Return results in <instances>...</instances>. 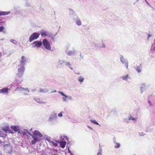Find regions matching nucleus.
Instances as JSON below:
<instances>
[{"label":"nucleus","mask_w":155,"mask_h":155,"mask_svg":"<svg viewBox=\"0 0 155 155\" xmlns=\"http://www.w3.org/2000/svg\"><path fill=\"white\" fill-rule=\"evenodd\" d=\"M40 33L41 36L43 38H48L53 39L54 38V36L58 33H56L55 35H54L51 32H48L45 30H41Z\"/></svg>","instance_id":"nucleus-2"},{"label":"nucleus","mask_w":155,"mask_h":155,"mask_svg":"<svg viewBox=\"0 0 155 155\" xmlns=\"http://www.w3.org/2000/svg\"><path fill=\"white\" fill-rule=\"evenodd\" d=\"M58 93L61 94L62 96H64L63 97H65L66 98H67L68 96L65 94L63 92L60 91H58Z\"/></svg>","instance_id":"nucleus-27"},{"label":"nucleus","mask_w":155,"mask_h":155,"mask_svg":"<svg viewBox=\"0 0 155 155\" xmlns=\"http://www.w3.org/2000/svg\"><path fill=\"white\" fill-rule=\"evenodd\" d=\"M47 140L48 141H49V140H48V139H47Z\"/></svg>","instance_id":"nucleus-61"},{"label":"nucleus","mask_w":155,"mask_h":155,"mask_svg":"<svg viewBox=\"0 0 155 155\" xmlns=\"http://www.w3.org/2000/svg\"><path fill=\"white\" fill-rule=\"evenodd\" d=\"M154 50L155 51V46L154 47Z\"/></svg>","instance_id":"nucleus-56"},{"label":"nucleus","mask_w":155,"mask_h":155,"mask_svg":"<svg viewBox=\"0 0 155 155\" xmlns=\"http://www.w3.org/2000/svg\"><path fill=\"white\" fill-rule=\"evenodd\" d=\"M72 19L74 21L77 25L81 26L82 25V22L78 16H77Z\"/></svg>","instance_id":"nucleus-8"},{"label":"nucleus","mask_w":155,"mask_h":155,"mask_svg":"<svg viewBox=\"0 0 155 155\" xmlns=\"http://www.w3.org/2000/svg\"><path fill=\"white\" fill-rule=\"evenodd\" d=\"M90 121L95 124L100 125L95 120H91Z\"/></svg>","instance_id":"nucleus-28"},{"label":"nucleus","mask_w":155,"mask_h":155,"mask_svg":"<svg viewBox=\"0 0 155 155\" xmlns=\"http://www.w3.org/2000/svg\"><path fill=\"white\" fill-rule=\"evenodd\" d=\"M77 16L75 14V12L72 9H69V16L70 17L73 19Z\"/></svg>","instance_id":"nucleus-10"},{"label":"nucleus","mask_w":155,"mask_h":155,"mask_svg":"<svg viewBox=\"0 0 155 155\" xmlns=\"http://www.w3.org/2000/svg\"><path fill=\"white\" fill-rule=\"evenodd\" d=\"M9 89L7 87L3 88L0 89V93H2L5 94H8V91Z\"/></svg>","instance_id":"nucleus-13"},{"label":"nucleus","mask_w":155,"mask_h":155,"mask_svg":"<svg viewBox=\"0 0 155 155\" xmlns=\"http://www.w3.org/2000/svg\"><path fill=\"white\" fill-rule=\"evenodd\" d=\"M120 60L122 64H124L127 69L128 68V62L127 60L125 58L123 55H120Z\"/></svg>","instance_id":"nucleus-4"},{"label":"nucleus","mask_w":155,"mask_h":155,"mask_svg":"<svg viewBox=\"0 0 155 155\" xmlns=\"http://www.w3.org/2000/svg\"><path fill=\"white\" fill-rule=\"evenodd\" d=\"M100 153H100L99 152L98 153L97 155H100Z\"/></svg>","instance_id":"nucleus-52"},{"label":"nucleus","mask_w":155,"mask_h":155,"mask_svg":"<svg viewBox=\"0 0 155 155\" xmlns=\"http://www.w3.org/2000/svg\"><path fill=\"white\" fill-rule=\"evenodd\" d=\"M101 151H102V149H100L99 150V152H101Z\"/></svg>","instance_id":"nucleus-53"},{"label":"nucleus","mask_w":155,"mask_h":155,"mask_svg":"<svg viewBox=\"0 0 155 155\" xmlns=\"http://www.w3.org/2000/svg\"><path fill=\"white\" fill-rule=\"evenodd\" d=\"M56 92V91L55 90L54 91H53V92H51V93H53V92Z\"/></svg>","instance_id":"nucleus-51"},{"label":"nucleus","mask_w":155,"mask_h":155,"mask_svg":"<svg viewBox=\"0 0 155 155\" xmlns=\"http://www.w3.org/2000/svg\"><path fill=\"white\" fill-rule=\"evenodd\" d=\"M27 62V59L24 56L21 57V60L20 61V64L18 65V67H25Z\"/></svg>","instance_id":"nucleus-5"},{"label":"nucleus","mask_w":155,"mask_h":155,"mask_svg":"<svg viewBox=\"0 0 155 155\" xmlns=\"http://www.w3.org/2000/svg\"><path fill=\"white\" fill-rule=\"evenodd\" d=\"M70 47V45H68L66 46L65 49L66 53L69 56L74 55L76 52V51L74 49H73L72 50L69 51L68 48Z\"/></svg>","instance_id":"nucleus-3"},{"label":"nucleus","mask_w":155,"mask_h":155,"mask_svg":"<svg viewBox=\"0 0 155 155\" xmlns=\"http://www.w3.org/2000/svg\"><path fill=\"white\" fill-rule=\"evenodd\" d=\"M75 74H79L80 73L78 72V73H75Z\"/></svg>","instance_id":"nucleus-54"},{"label":"nucleus","mask_w":155,"mask_h":155,"mask_svg":"<svg viewBox=\"0 0 155 155\" xmlns=\"http://www.w3.org/2000/svg\"><path fill=\"white\" fill-rule=\"evenodd\" d=\"M28 132V134L32 137V136H33V134H32L30 132Z\"/></svg>","instance_id":"nucleus-42"},{"label":"nucleus","mask_w":155,"mask_h":155,"mask_svg":"<svg viewBox=\"0 0 155 155\" xmlns=\"http://www.w3.org/2000/svg\"><path fill=\"white\" fill-rule=\"evenodd\" d=\"M49 89L48 88H45V89H41V88H40L39 92H41L42 93H46L48 91Z\"/></svg>","instance_id":"nucleus-24"},{"label":"nucleus","mask_w":155,"mask_h":155,"mask_svg":"<svg viewBox=\"0 0 155 155\" xmlns=\"http://www.w3.org/2000/svg\"><path fill=\"white\" fill-rule=\"evenodd\" d=\"M71 155H74L73 154H71Z\"/></svg>","instance_id":"nucleus-63"},{"label":"nucleus","mask_w":155,"mask_h":155,"mask_svg":"<svg viewBox=\"0 0 155 155\" xmlns=\"http://www.w3.org/2000/svg\"><path fill=\"white\" fill-rule=\"evenodd\" d=\"M23 87H17L15 90V91H23Z\"/></svg>","instance_id":"nucleus-26"},{"label":"nucleus","mask_w":155,"mask_h":155,"mask_svg":"<svg viewBox=\"0 0 155 155\" xmlns=\"http://www.w3.org/2000/svg\"><path fill=\"white\" fill-rule=\"evenodd\" d=\"M22 81H19V83H20Z\"/></svg>","instance_id":"nucleus-59"},{"label":"nucleus","mask_w":155,"mask_h":155,"mask_svg":"<svg viewBox=\"0 0 155 155\" xmlns=\"http://www.w3.org/2000/svg\"><path fill=\"white\" fill-rule=\"evenodd\" d=\"M4 147L5 148H8L10 149V150L8 151V153H11L12 151V147L8 144H5L4 145Z\"/></svg>","instance_id":"nucleus-19"},{"label":"nucleus","mask_w":155,"mask_h":155,"mask_svg":"<svg viewBox=\"0 0 155 155\" xmlns=\"http://www.w3.org/2000/svg\"><path fill=\"white\" fill-rule=\"evenodd\" d=\"M42 137L43 135L39 131L35 130L33 133V135L32 136L33 140L31 141V144H35L37 142L40 141L41 140V138Z\"/></svg>","instance_id":"nucleus-1"},{"label":"nucleus","mask_w":155,"mask_h":155,"mask_svg":"<svg viewBox=\"0 0 155 155\" xmlns=\"http://www.w3.org/2000/svg\"><path fill=\"white\" fill-rule=\"evenodd\" d=\"M23 91H27L28 92H29V91L28 88H25L23 87Z\"/></svg>","instance_id":"nucleus-33"},{"label":"nucleus","mask_w":155,"mask_h":155,"mask_svg":"<svg viewBox=\"0 0 155 155\" xmlns=\"http://www.w3.org/2000/svg\"><path fill=\"white\" fill-rule=\"evenodd\" d=\"M121 78L124 80L126 81H127V80L128 78H129L128 74L126 75H125L121 77Z\"/></svg>","instance_id":"nucleus-23"},{"label":"nucleus","mask_w":155,"mask_h":155,"mask_svg":"<svg viewBox=\"0 0 155 155\" xmlns=\"http://www.w3.org/2000/svg\"><path fill=\"white\" fill-rule=\"evenodd\" d=\"M34 100L36 101L37 102L40 103H43V104H45L46 102H43L41 100L38 98L35 97L34 98Z\"/></svg>","instance_id":"nucleus-18"},{"label":"nucleus","mask_w":155,"mask_h":155,"mask_svg":"<svg viewBox=\"0 0 155 155\" xmlns=\"http://www.w3.org/2000/svg\"><path fill=\"white\" fill-rule=\"evenodd\" d=\"M32 44L34 45L33 46L34 48L37 47L39 48L42 45V44L40 41H36L33 42Z\"/></svg>","instance_id":"nucleus-9"},{"label":"nucleus","mask_w":155,"mask_h":155,"mask_svg":"<svg viewBox=\"0 0 155 155\" xmlns=\"http://www.w3.org/2000/svg\"><path fill=\"white\" fill-rule=\"evenodd\" d=\"M11 12L10 11L5 12L0 11V16L1 15H7L10 14Z\"/></svg>","instance_id":"nucleus-17"},{"label":"nucleus","mask_w":155,"mask_h":155,"mask_svg":"<svg viewBox=\"0 0 155 155\" xmlns=\"http://www.w3.org/2000/svg\"><path fill=\"white\" fill-rule=\"evenodd\" d=\"M11 128L15 132H18V133H20L19 131H18L20 130V127L18 126H11Z\"/></svg>","instance_id":"nucleus-14"},{"label":"nucleus","mask_w":155,"mask_h":155,"mask_svg":"<svg viewBox=\"0 0 155 155\" xmlns=\"http://www.w3.org/2000/svg\"><path fill=\"white\" fill-rule=\"evenodd\" d=\"M65 61L64 60H62L59 59L58 62L60 63L61 65H62L63 63H65Z\"/></svg>","instance_id":"nucleus-29"},{"label":"nucleus","mask_w":155,"mask_h":155,"mask_svg":"<svg viewBox=\"0 0 155 155\" xmlns=\"http://www.w3.org/2000/svg\"><path fill=\"white\" fill-rule=\"evenodd\" d=\"M97 46L99 48H104L105 47V45L103 41H102L97 45Z\"/></svg>","instance_id":"nucleus-16"},{"label":"nucleus","mask_w":155,"mask_h":155,"mask_svg":"<svg viewBox=\"0 0 155 155\" xmlns=\"http://www.w3.org/2000/svg\"><path fill=\"white\" fill-rule=\"evenodd\" d=\"M23 94L24 95H28V94H27V93L24 92L23 93Z\"/></svg>","instance_id":"nucleus-46"},{"label":"nucleus","mask_w":155,"mask_h":155,"mask_svg":"<svg viewBox=\"0 0 155 155\" xmlns=\"http://www.w3.org/2000/svg\"><path fill=\"white\" fill-rule=\"evenodd\" d=\"M63 112L61 111L58 114V116L60 117H61L62 116V113Z\"/></svg>","instance_id":"nucleus-34"},{"label":"nucleus","mask_w":155,"mask_h":155,"mask_svg":"<svg viewBox=\"0 0 155 155\" xmlns=\"http://www.w3.org/2000/svg\"><path fill=\"white\" fill-rule=\"evenodd\" d=\"M142 86L140 87V93L142 94L145 91L146 85L145 84H142Z\"/></svg>","instance_id":"nucleus-22"},{"label":"nucleus","mask_w":155,"mask_h":155,"mask_svg":"<svg viewBox=\"0 0 155 155\" xmlns=\"http://www.w3.org/2000/svg\"><path fill=\"white\" fill-rule=\"evenodd\" d=\"M126 121L128 123V120L127 119H126Z\"/></svg>","instance_id":"nucleus-55"},{"label":"nucleus","mask_w":155,"mask_h":155,"mask_svg":"<svg viewBox=\"0 0 155 155\" xmlns=\"http://www.w3.org/2000/svg\"><path fill=\"white\" fill-rule=\"evenodd\" d=\"M84 80V78L81 76L79 77L78 78V80L81 84L83 82Z\"/></svg>","instance_id":"nucleus-25"},{"label":"nucleus","mask_w":155,"mask_h":155,"mask_svg":"<svg viewBox=\"0 0 155 155\" xmlns=\"http://www.w3.org/2000/svg\"><path fill=\"white\" fill-rule=\"evenodd\" d=\"M40 35V33L37 32L34 33L31 35L29 39H37Z\"/></svg>","instance_id":"nucleus-11"},{"label":"nucleus","mask_w":155,"mask_h":155,"mask_svg":"<svg viewBox=\"0 0 155 155\" xmlns=\"http://www.w3.org/2000/svg\"><path fill=\"white\" fill-rule=\"evenodd\" d=\"M134 69L138 73L141 72L142 69L141 64H140L139 65H137L134 67Z\"/></svg>","instance_id":"nucleus-15"},{"label":"nucleus","mask_w":155,"mask_h":155,"mask_svg":"<svg viewBox=\"0 0 155 155\" xmlns=\"http://www.w3.org/2000/svg\"><path fill=\"white\" fill-rule=\"evenodd\" d=\"M26 130V131H28V130Z\"/></svg>","instance_id":"nucleus-60"},{"label":"nucleus","mask_w":155,"mask_h":155,"mask_svg":"<svg viewBox=\"0 0 155 155\" xmlns=\"http://www.w3.org/2000/svg\"><path fill=\"white\" fill-rule=\"evenodd\" d=\"M128 120H137V119L136 118H134V117H129L128 118Z\"/></svg>","instance_id":"nucleus-30"},{"label":"nucleus","mask_w":155,"mask_h":155,"mask_svg":"<svg viewBox=\"0 0 155 155\" xmlns=\"http://www.w3.org/2000/svg\"><path fill=\"white\" fill-rule=\"evenodd\" d=\"M145 1L147 5H148L149 6H150V4L147 2V1L146 0H145Z\"/></svg>","instance_id":"nucleus-40"},{"label":"nucleus","mask_w":155,"mask_h":155,"mask_svg":"<svg viewBox=\"0 0 155 155\" xmlns=\"http://www.w3.org/2000/svg\"><path fill=\"white\" fill-rule=\"evenodd\" d=\"M66 143L65 141H61L60 143V146L62 148H64L65 147Z\"/></svg>","instance_id":"nucleus-21"},{"label":"nucleus","mask_w":155,"mask_h":155,"mask_svg":"<svg viewBox=\"0 0 155 155\" xmlns=\"http://www.w3.org/2000/svg\"><path fill=\"white\" fill-rule=\"evenodd\" d=\"M57 117V114L56 113H54L52 114L50 117L48 118V121L49 122H51L53 120L56 119Z\"/></svg>","instance_id":"nucleus-12"},{"label":"nucleus","mask_w":155,"mask_h":155,"mask_svg":"<svg viewBox=\"0 0 155 155\" xmlns=\"http://www.w3.org/2000/svg\"><path fill=\"white\" fill-rule=\"evenodd\" d=\"M148 103L150 104V106L151 105V103L150 102V100L149 99H148Z\"/></svg>","instance_id":"nucleus-38"},{"label":"nucleus","mask_w":155,"mask_h":155,"mask_svg":"<svg viewBox=\"0 0 155 155\" xmlns=\"http://www.w3.org/2000/svg\"><path fill=\"white\" fill-rule=\"evenodd\" d=\"M87 127L89 128L91 130H93V129L91 127H90V126H87Z\"/></svg>","instance_id":"nucleus-41"},{"label":"nucleus","mask_w":155,"mask_h":155,"mask_svg":"<svg viewBox=\"0 0 155 155\" xmlns=\"http://www.w3.org/2000/svg\"><path fill=\"white\" fill-rule=\"evenodd\" d=\"M116 145L114 146L116 148H118L120 147V144L119 143H116Z\"/></svg>","instance_id":"nucleus-32"},{"label":"nucleus","mask_w":155,"mask_h":155,"mask_svg":"<svg viewBox=\"0 0 155 155\" xmlns=\"http://www.w3.org/2000/svg\"><path fill=\"white\" fill-rule=\"evenodd\" d=\"M64 64L65 66H67L71 70H72L73 69V68L71 67V64L70 62L65 61Z\"/></svg>","instance_id":"nucleus-20"},{"label":"nucleus","mask_w":155,"mask_h":155,"mask_svg":"<svg viewBox=\"0 0 155 155\" xmlns=\"http://www.w3.org/2000/svg\"><path fill=\"white\" fill-rule=\"evenodd\" d=\"M0 155H1L0 154Z\"/></svg>","instance_id":"nucleus-64"},{"label":"nucleus","mask_w":155,"mask_h":155,"mask_svg":"<svg viewBox=\"0 0 155 155\" xmlns=\"http://www.w3.org/2000/svg\"><path fill=\"white\" fill-rule=\"evenodd\" d=\"M9 132L10 133L12 134H13L14 133V132L13 131L11 130H9Z\"/></svg>","instance_id":"nucleus-43"},{"label":"nucleus","mask_w":155,"mask_h":155,"mask_svg":"<svg viewBox=\"0 0 155 155\" xmlns=\"http://www.w3.org/2000/svg\"><path fill=\"white\" fill-rule=\"evenodd\" d=\"M54 143V144H53L54 145H55V146H56V145H57V144L56 143Z\"/></svg>","instance_id":"nucleus-49"},{"label":"nucleus","mask_w":155,"mask_h":155,"mask_svg":"<svg viewBox=\"0 0 155 155\" xmlns=\"http://www.w3.org/2000/svg\"><path fill=\"white\" fill-rule=\"evenodd\" d=\"M23 134L24 136L26 134L25 132H23Z\"/></svg>","instance_id":"nucleus-47"},{"label":"nucleus","mask_w":155,"mask_h":155,"mask_svg":"<svg viewBox=\"0 0 155 155\" xmlns=\"http://www.w3.org/2000/svg\"><path fill=\"white\" fill-rule=\"evenodd\" d=\"M138 1H139V0H137L136 2H138Z\"/></svg>","instance_id":"nucleus-57"},{"label":"nucleus","mask_w":155,"mask_h":155,"mask_svg":"<svg viewBox=\"0 0 155 155\" xmlns=\"http://www.w3.org/2000/svg\"><path fill=\"white\" fill-rule=\"evenodd\" d=\"M68 151L69 153L71 155V154H73L71 152V151L69 150V148H68Z\"/></svg>","instance_id":"nucleus-39"},{"label":"nucleus","mask_w":155,"mask_h":155,"mask_svg":"<svg viewBox=\"0 0 155 155\" xmlns=\"http://www.w3.org/2000/svg\"><path fill=\"white\" fill-rule=\"evenodd\" d=\"M43 44L46 49L49 50H51V45L47 39H43Z\"/></svg>","instance_id":"nucleus-7"},{"label":"nucleus","mask_w":155,"mask_h":155,"mask_svg":"<svg viewBox=\"0 0 155 155\" xmlns=\"http://www.w3.org/2000/svg\"><path fill=\"white\" fill-rule=\"evenodd\" d=\"M4 29V27L3 26L0 27V32L2 31Z\"/></svg>","instance_id":"nucleus-35"},{"label":"nucleus","mask_w":155,"mask_h":155,"mask_svg":"<svg viewBox=\"0 0 155 155\" xmlns=\"http://www.w3.org/2000/svg\"><path fill=\"white\" fill-rule=\"evenodd\" d=\"M80 57H81V58H83V57H84V56L83 55H82L81 54H80Z\"/></svg>","instance_id":"nucleus-45"},{"label":"nucleus","mask_w":155,"mask_h":155,"mask_svg":"<svg viewBox=\"0 0 155 155\" xmlns=\"http://www.w3.org/2000/svg\"><path fill=\"white\" fill-rule=\"evenodd\" d=\"M152 36V35H150V34H149L148 35V38H150V37L151 36Z\"/></svg>","instance_id":"nucleus-44"},{"label":"nucleus","mask_w":155,"mask_h":155,"mask_svg":"<svg viewBox=\"0 0 155 155\" xmlns=\"http://www.w3.org/2000/svg\"><path fill=\"white\" fill-rule=\"evenodd\" d=\"M34 39H29V41L30 42H31L33 40H34Z\"/></svg>","instance_id":"nucleus-48"},{"label":"nucleus","mask_w":155,"mask_h":155,"mask_svg":"<svg viewBox=\"0 0 155 155\" xmlns=\"http://www.w3.org/2000/svg\"><path fill=\"white\" fill-rule=\"evenodd\" d=\"M28 5V6H29V5Z\"/></svg>","instance_id":"nucleus-58"},{"label":"nucleus","mask_w":155,"mask_h":155,"mask_svg":"<svg viewBox=\"0 0 155 155\" xmlns=\"http://www.w3.org/2000/svg\"><path fill=\"white\" fill-rule=\"evenodd\" d=\"M72 97L71 96H68L67 98H68L69 100H72Z\"/></svg>","instance_id":"nucleus-36"},{"label":"nucleus","mask_w":155,"mask_h":155,"mask_svg":"<svg viewBox=\"0 0 155 155\" xmlns=\"http://www.w3.org/2000/svg\"><path fill=\"white\" fill-rule=\"evenodd\" d=\"M100 155H101V153H100Z\"/></svg>","instance_id":"nucleus-62"},{"label":"nucleus","mask_w":155,"mask_h":155,"mask_svg":"<svg viewBox=\"0 0 155 155\" xmlns=\"http://www.w3.org/2000/svg\"><path fill=\"white\" fill-rule=\"evenodd\" d=\"M36 91V90L35 89H32V91Z\"/></svg>","instance_id":"nucleus-50"},{"label":"nucleus","mask_w":155,"mask_h":155,"mask_svg":"<svg viewBox=\"0 0 155 155\" xmlns=\"http://www.w3.org/2000/svg\"><path fill=\"white\" fill-rule=\"evenodd\" d=\"M10 42L14 44H16L17 41L15 39H10Z\"/></svg>","instance_id":"nucleus-31"},{"label":"nucleus","mask_w":155,"mask_h":155,"mask_svg":"<svg viewBox=\"0 0 155 155\" xmlns=\"http://www.w3.org/2000/svg\"><path fill=\"white\" fill-rule=\"evenodd\" d=\"M62 99L63 101L64 102H65L67 101L66 98L64 97H62Z\"/></svg>","instance_id":"nucleus-37"},{"label":"nucleus","mask_w":155,"mask_h":155,"mask_svg":"<svg viewBox=\"0 0 155 155\" xmlns=\"http://www.w3.org/2000/svg\"><path fill=\"white\" fill-rule=\"evenodd\" d=\"M18 73L17 74V76L19 78H21L22 77L25 71V67H18Z\"/></svg>","instance_id":"nucleus-6"}]
</instances>
